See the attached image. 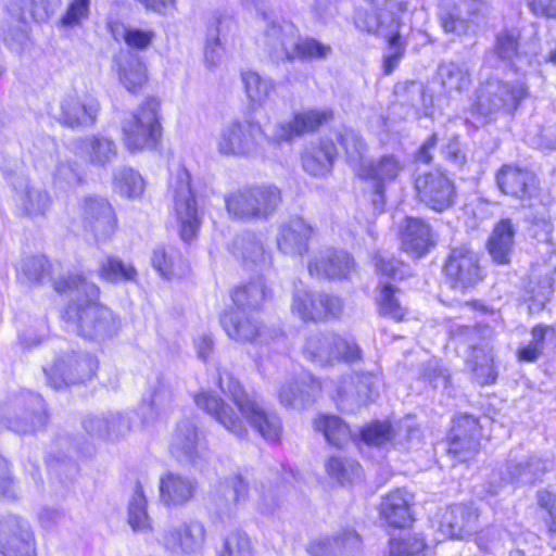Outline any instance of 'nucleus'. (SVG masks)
I'll use <instances>...</instances> for the list:
<instances>
[{
  "instance_id": "obj_1",
  "label": "nucleus",
  "mask_w": 556,
  "mask_h": 556,
  "mask_svg": "<svg viewBox=\"0 0 556 556\" xmlns=\"http://www.w3.org/2000/svg\"><path fill=\"white\" fill-rule=\"evenodd\" d=\"M218 384L237 410L222 397L208 392H201L194 396L199 408L239 439L248 437L245 424L267 441L279 439L282 430L279 417L267 410L255 395L249 394L231 374H220Z\"/></svg>"
},
{
  "instance_id": "obj_2",
  "label": "nucleus",
  "mask_w": 556,
  "mask_h": 556,
  "mask_svg": "<svg viewBox=\"0 0 556 556\" xmlns=\"http://www.w3.org/2000/svg\"><path fill=\"white\" fill-rule=\"evenodd\" d=\"M59 293H74L75 299L64 309L62 318L68 331L87 340H104L118 328L114 314L97 300L99 288L80 275H68L53 281Z\"/></svg>"
},
{
  "instance_id": "obj_3",
  "label": "nucleus",
  "mask_w": 556,
  "mask_h": 556,
  "mask_svg": "<svg viewBox=\"0 0 556 556\" xmlns=\"http://www.w3.org/2000/svg\"><path fill=\"white\" fill-rule=\"evenodd\" d=\"M226 210L240 220H266L281 204V191L274 185L245 187L225 197Z\"/></svg>"
},
{
  "instance_id": "obj_4",
  "label": "nucleus",
  "mask_w": 556,
  "mask_h": 556,
  "mask_svg": "<svg viewBox=\"0 0 556 556\" xmlns=\"http://www.w3.org/2000/svg\"><path fill=\"white\" fill-rule=\"evenodd\" d=\"M528 96V87L517 80L506 83L496 78L488 79L478 91L477 101L471 108V115L477 118L476 126L484 124L500 112H514Z\"/></svg>"
},
{
  "instance_id": "obj_5",
  "label": "nucleus",
  "mask_w": 556,
  "mask_h": 556,
  "mask_svg": "<svg viewBox=\"0 0 556 556\" xmlns=\"http://www.w3.org/2000/svg\"><path fill=\"white\" fill-rule=\"evenodd\" d=\"M98 368L97 358L84 352L67 351L58 354L43 368L48 383L55 390L64 386L84 383L90 380Z\"/></svg>"
},
{
  "instance_id": "obj_6",
  "label": "nucleus",
  "mask_w": 556,
  "mask_h": 556,
  "mask_svg": "<svg viewBox=\"0 0 556 556\" xmlns=\"http://www.w3.org/2000/svg\"><path fill=\"white\" fill-rule=\"evenodd\" d=\"M268 137L258 122L235 121L226 125L218 138L217 150L223 155H262V142Z\"/></svg>"
},
{
  "instance_id": "obj_7",
  "label": "nucleus",
  "mask_w": 556,
  "mask_h": 556,
  "mask_svg": "<svg viewBox=\"0 0 556 556\" xmlns=\"http://www.w3.org/2000/svg\"><path fill=\"white\" fill-rule=\"evenodd\" d=\"M173 202L180 238L190 242L198 236L201 217L190 186V174L186 168H180L176 174Z\"/></svg>"
},
{
  "instance_id": "obj_8",
  "label": "nucleus",
  "mask_w": 556,
  "mask_h": 556,
  "mask_svg": "<svg viewBox=\"0 0 556 556\" xmlns=\"http://www.w3.org/2000/svg\"><path fill=\"white\" fill-rule=\"evenodd\" d=\"M443 270L451 287L460 292L473 288L482 280L478 255L467 245L451 250Z\"/></svg>"
},
{
  "instance_id": "obj_9",
  "label": "nucleus",
  "mask_w": 556,
  "mask_h": 556,
  "mask_svg": "<svg viewBox=\"0 0 556 556\" xmlns=\"http://www.w3.org/2000/svg\"><path fill=\"white\" fill-rule=\"evenodd\" d=\"M415 190L418 200L435 212L448 210L456 200L453 180L441 170L419 174L415 179Z\"/></svg>"
},
{
  "instance_id": "obj_10",
  "label": "nucleus",
  "mask_w": 556,
  "mask_h": 556,
  "mask_svg": "<svg viewBox=\"0 0 556 556\" xmlns=\"http://www.w3.org/2000/svg\"><path fill=\"white\" fill-rule=\"evenodd\" d=\"M0 553L3 556H35V536L27 520L15 515L0 519Z\"/></svg>"
},
{
  "instance_id": "obj_11",
  "label": "nucleus",
  "mask_w": 556,
  "mask_h": 556,
  "mask_svg": "<svg viewBox=\"0 0 556 556\" xmlns=\"http://www.w3.org/2000/svg\"><path fill=\"white\" fill-rule=\"evenodd\" d=\"M342 308V301L338 296L306 290H296L291 305L292 313L304 321L338 317Z\"/></svg>"
},
{
  "instance_id": "obj_12",
  "label": "nucleus",
  "mask_w": 556,
  "mask_h": 556,
  "mask_svg": "<svg viewBox=\"0 0 556 556\" xmlns=\"http://www.w3.org/2000/svg\"><path fill=\"white\" fill-rule=\"evenodd\" d=\"M394 4L390 0H369V9L357 10L354 23L361 30L383 36L397 31L400 21L393 13Z\"/></svg>"
},
{
  "instance_id": "obj_13",
  "label": "nucleus",
  "mask_w": 556,
  "mask_h": 556,
  "mask_svg": "<svg viewBox=\"0 0 556 556\" xmlns=\"http://www.w3.org/2000/svg\"><path fill=\"white\" fill-rule=\"evenodd\" d=\"M331 118L332 112L330 110H309L296 113L291 121L276 125L268 143L278 146L281 142L291 141L295 137L317 130Z\"/></svg>"
},
{
  "instance_id": "obj_14",
  "label": "nucleus",
  "mask_w": 556,
  "mask_h": 556,
  "mask_svg": "<svg viewBox=\"0 0 556 556\" xmlns=\"http://www.w3.org/2000/svg\"><path fill=\"white\" fill-rule=\"evenodd\" d=\"M496 181L503 193L528 202L529 206L539 193L536 176L518 166L504 165L497 173Z\"/></svg>"
},
{
  "instance_id": "obj_15",
  "label": "nucleus",
  "mask_w": 556,
  "mask_h": 556,
  "mask_svg": "<svg viewBox=\"0 0 556 556\" xmlns=\"http://www.w3.org/2000/svg\"><path fill=\"white\" fill-rule=\"evenodd\" d=\"M205 541V528L198 520L184 521L170 526L164 533L162 543L174 554L197 553Z\"/></svg>"
},
{
  "instance_id": "obj_16",
  "label": "nucleus",
  "mask_w": 556,
  "mask_h": 556,
  "mask_svg": "<svg viewBox=\"0 0 556 556\" xmlns=\"http://www.w3.org/2000/svg\"><path fill=\"white\" fill-rule=\"evenodd\" d=\"M479 437L478 420L469 415L458 416L451 430L448 453L457 462H467L479 451Z\"/></svg>"
},
{
  "instance_id": "obj_17",
  "label": "nucleus",
  "mask_w": 556,
  "mask_h": 556,
  "mask_svg": "<svg viewBox=\"0 0 556 556\" xmlns=\"http://www.w3.org/2000/svg\"><path fill=\"white\" fill-rule=\"evenodd\" d=\"M59 121L70 128L91 127L97 121L100 104L97 99L85 96L67 94L60 103Z\"/></svg>"
},
{
  "instance_id": "obj_18",
  "label": "nucleus",
  "mask_w": 556,
  "mask_h": 556,
  "mask_svg": "<svg viewBox=\"0 0 556 556\" xmlns=\"http://www.w3.org/2000/svg\"><path fill=\"white\" fill-rule=\"evenodd\" d=\"M479 10L478 0H442L440 20L445 33L466 35L475 28L473 15Z\"/></svg>"
},
{
  "instance_id": "obj_19",
  "label": "nucleus",
  "mask_w": 556,
  "mask_h": 556,
  "mask_svg": "<svg viewBox=\"0 0 556 556\" xmlns=\"http://www.w3.org/2000/svg\"><path fill=\"white\" fill-rule=\"evenodd\" d=\"M299 37V30L294 24L286 21L274 22L265 29L264 46L273 59L292 62Z\"/></svg>"
},
{
  "instance_id": "obj_20",
  "label": "nucleus",
  "mask_w": 556,
  "mask_h": 556,
  "mask_svg": "<svg viewBox=\"0 0 556 556\" xmlns=\"http://www.w3.org/2000/svg\"><path fill=\"white\" fill-rule=\"evenodd\" d=\"M353 265V260L346 252L326 250L309 261L308 271L312 277L319 279H341L350 275Z\"/></svg>"
},
{
  "instance_id": "obj_21",
  "label": "nucleus",
  "mask_w": 556,
  "mask_h": 556,
  "mask_svg": "<svg viewBox=\"0 0 556 556\" xmlns=\"http://www.w3.org/2000/svg\"><path fill=\"white\" fill-rule=\"evenodd\" d=\"M313 228L302 217L294 216L283 223L278 232V249L288 255L302 256L308 250Z\"/></svg>"
},
{
  "instance_id": "obj_22",
  "label": "nucleus",
  "mask_w": 556,
  "mask_h": 556,
  "mask_svg": "<svg viewBox=\"0 0 556 556\" xmlns=\"http://www.w3.org/2000/svg\"><path fill=\"white\" fill-rule=\"evenodd\" d=\"M74 146L76 155L85 156L87 162L94 167L105 168L117 156L115 141L101 134L79 138Z\"/></svg>"
},
{
  "instance_id": "obj_23",
  "label": "nucleus",
  "mask_w": 556,
  "mask_h": 556,
  "mask_svg": "<svg viewBox=\"0 0 556 556\" xmlns=\"http://www.w3.org/2000/svg\"><path fill=\"white\" fill-rule=\"evenodd\" d=\"M161 121V100L147 96L141 103V150H160L163 139Z\"/></svg>"
},
{
  "instance_id": "obj_24",
  "label": "nucleus",
  "mask_w": 556,
  "mask_h": 556,
  "mask_svg": "<svg viewBox=\"0 0 556 556\" xmlns=\"http://www.w3.org/2000/svg\"><path fill=\"white\" fill-rule=\"evenodd\" d=\"M479 511L472 504H455L444 513L440 528L451 538H464L476 531Z\"/></svg>"
},
{
  "instance_id": "obj_25",
  "label": "nucleus",
  "mask_w": 556,
  "mask_h": 556,
  "mask_svg": "<svg viewBox=\"0 0 556 556\" xmlns=\"http://www.w3.org/2000/svg\"><path fill=\"white\" fill-rule=\"evenodd\" d=\"M86 226L98 239L110 238L115 230V216L110 203L103 198L89 197L84 204Z\"/></svg>"
},
{
  "instance_id": "obj_26",
  "label": "nucleus",
  "mask_w": 556,
  "mask_h": 556,
  "mask_svg": "<svg viewBox=\"0 0 556 556\" xmlns=\"http://www.w3.org/2000/svg\"><path fill=\"white\" fill-rule=\"evenodd\" d=\"M219 320L227 336L237 342H253L261 334L260 323L243 308H228L220 315Z\"/></svg>"
},
{
  "instance_id": "obj_27",
  "label": "nucleus",
  "mask_w": 556,
  "mask_h": 556,
  "mask_svg": "<svg viewBox=\"0 0 556 556\" xmlns=\"http://www.w3.org/2000/svg\"><path fill=\"white\" fill-rule=\"evenodd\" d=\"M414 496L406 489L390 492L381 502V515L395 528H404L412 522L410 505Z\"/></svg>"
},
{
  "instance_id": "obj_28",
  "label": "nucleus",
  "mask_w": 556,
  "mask_h": 556,
  "mask_svg": "<svg viewBox=\"0 0 556 556\" xmlns=\"http://www.w3.org/2000/svg\"><path fill=\"white\" fill-rule=\"evenodd\" d=\"M337 148L332 141L323 140L312 144L302 153V167L313 177H325L333 166Z\"/></svg>"
},
{
  "instance_id": "obj_29",
  "label": "nucleus",
  "mask_w": 556,
  "mask_h": 556,
  "mask_svg": "<svg viewBox=\"0 0 556 556\" xmlns=\"http://www.w3.org/2000/svg\"><path fill=\"white\" fill-rule=\"evenodd\" d=\"M555 271L548 267L532 269L527 286V301L530 313H540L553 294Z\"/></svg>"
},
{
  "instance_id": "obj_30",
  "label": "nucleus",
  "mask_w": 556,
  "mask_h": 556,
  "mask_svg": "<svg viewBox=\"0 0 556 556\" xmlns=\"http://www.w3.org/2000/svg\"><path fill=\"white\" fill-rule=\"evenodd\" d=\"M85 430L97 438H118L129 430L128 420L119 413L88 414L84 420Z\"/></svg>"
},
{
  "instance_id": "obj_31",
  "label": "nucleus",
  "mask_w": 556,
  "mask_h": 556,
  "mask_svg": "<svg viewBox=\"0 0 556 556\" xmlns=\"http://www.w3.org/2000/svg\"><path fill=\"white\" fill-rule=\"evenodd\" d=\"M549 462L536 455L519 457L510 454L506 463V472L503 479L507 481L522 480L533 482L548 469Z\"/></svg>"
},
{
  "instance_id": "obj_32",
  "label": "nucleus",
  "mask_w": 556,
  "mask_h": 556,
  "mask_svg": "<svg viewBox=\"0 0 556 556\" xmlns=\"http://www.w3.org/2000/svg\"><path fill=\"white\" fill-rule=\"evenodd\" d=\"M451 336L455 343L468 346L470 351L468 356L482 355L492 351L493 330L489 326L453 325Z\"/></svg>"
},
{
  "instance_id": "obj_33",
  "label": "nucleus",
  "mask_w": 556,
  "mask_h": 556,
  "mask_svg": "<svg viewBox=\"0 0 556 556\" xmlns=\"http://www.w3.org/2000/svg\"><path fill=\"white\" fill-rule=\"evenodd\" d=\"M16 189V202L23 214L28 217L43 216L50 208L51 198L49 193L24 179Z\"/></svg>"
},
{
  "instance_id": "obj_34",
  "label": "nucleus",
  "mask_w": 556,
  "mask_h": 556,
  "mask_svg": "<svg viewBox=\"0 0 556 556\" xmlns=\"http://www.w3.org/2000/svg\"><path fill=\"white\" fill-rule=\"evenodd\" d=\"M516 228L509 218L501 219L493 228L486 248L497 264H508L515 245Z\"/></svg>"
},
{
  "instance_id": "obj_35",
  "label": "nucleus",
  "mask_w": 556,
  "mask_h": 556,
  "mask_svg": "<svg viewBox=\"0 0 556 556\" xmlns=\"http://www.w3.org/2000/svg\"><path fill=\"white\" fill-rule=\"evenodd\" d=\"M521 33L517 28H505L495 36L493 53L503 62L516 66L528 60V53L520 42Z\"/></svg>"
},
{
  "instance_id": "obj_36",
  "label": "nucleus",
  "mask_w": 556,
  "mask_h": 556,
  "mask_svg": "<svg viewBox=\"0 0 556 556\" xmlns=\"http://www.w3.org/2000/svg\"><path fill=\"white\" fill-rule=\"evenodd\" d=\"M405 167L404 162L394 154H384L377 161H368L359 169V178L372 180L375 184L394 181Z\"/></svg>"
},
{
  "instance_id": "obj_37",
  "label": "nucleus",
  "mask_w": 556,
  "mask_h": 556,
  "mask_svg": "<svg viewBox=\"0 0 556 556\" xmlns=\"http://www.w3.org/2000/svg\"><path fill=\"white\" fill-rule=\"evenodd\" d=\"M402 249L420 257L428 252L431 244L430 227L419 218H407L402 231Z\"/></svg>"
},
{
  "instance_id": "obj_38",
  "label": "nucleus",
  "mask_w": 556,
  "mask_h": 556,
  "mask_svg": "<svg viewBox=\"0 0 556 556\" xmlns=\"http://www.w3.org/2000/svg\"><path fill=\"white\" fill-rule=\"evenodd\" d=\"M361 545V536L354 529H343L334 538L312 542L307 552L312 556H338L343 551H351Z\"/></svg>"
},
{
  "instance_id": "obj_39",
  "label": "nucleus",
  "mask_w": 556,
  "mask_h": 556,
  "mask_svg": "<svg viewBox=\"0 0 556 556\" xmlns=\"http://www.w3.org/2000/svg\"><path fill=\"white\" fill-rule=\"evenodd\" d=\"M198 430L190 419L177 425L173 435L172 453L181 460L194 462L198 457Z\"/></svg>"
},
{
  "instance_id": "obj_40",
  "label": "nucleus",
  "mask_w": 556,
  "mask_h": 556,
  "mask_svg": "<svg viewBox=\"0 0 556 556\" xmlns=\"http://www.w3.org/2000/svg\"><path fill=\"white\" fill-rule=\"evenodd\" d=\"M438 76L444 92L448 96L462 93L471 84L469 68L465 63L445 62L438 67Z\"/></svg>"
},
{
  "instance_id": "obj_41",
  "label": "nucleus",
  "mask_w": 556,
  "mask_h": 556,
  "mask_svg": "<svg viewBox=\"0 0 556 556\" xmlns=\"http://www.w3.org/2000/svg\"><path fill=\"white\" fill-rule=\"evenodd\" d=\"M194 481L175 473H167L161 479V495L165 503L182 505L193 497Z\"/></svg>"
},
{
  "instance_id": "obj_42",
  "label": "nucleus",
  "mask_w": 556,
  "mask_h": 556,
  "mask_svg": "<svg viewBox=\"0 0 556 556\" xmlns=\"http://www.w3.org/2000/svg\"><path fill=\"white\" fill-rule=\"evenodd\" d=\"M319 387L316 383L293 381L281 387L279 400L287 407L302 409L314 402Z\"/></svg>"
},
{
  "instance_id": "obj_43",
  "label": "nucleus",
  "mask_w": 556,
  "mask_h": 556,
  "mask_svg": "<svg viewBox=\"0 0 556 556\" xmlns=\"http://www.w3.org/2000/svg\"><path fill=\"white\" fill-rule=\"evenodd\" d=\"M333 333H315L307 338L304 354L319 366L330 365L338 358L334 354Z\"/></svg>"
},
{
  "instance_id": "obj_44",
  "label": "nucleus",
  "mask_w": 556,
  "mask_h": 556,
  "mask_svg": "<svg viewBox=\"0 0 556 556\" xmlns=\"http://www.w3.org/2000/svg\"><path fill=\"white\" fill-rule=\"evenodd\" d=\"M8 10L13 16H16L23 26L29 18L42 22L48 20L52 13L43 3V0H12ZM17 37H25L24 27H20Z\"/></svg>"
},
{
  "instance_id": "obj_45",
  "label": "nucleus",
  "mask_w": 556,
  "mask_h": 556,
  "mask_svg": "<svg viewBox=\"0 0 556 556\" xmlns=\"http://www.w3.org/2000/svg\"><path fill=\"white\" fill-rule=\"evenodd\" d=\"M245 93L253 109L263 106L275 90V83L269 78H263L258 73L248 71L241 75Z\"/></svg>"
},
{
  "instance_id": "obj_46",
  "label": "nucleus",
  "mask_w": 556,
  "mask_h": 556,
  "mask_svg": "<svg viewBox=\"0 0 556 556\" xmlns=\"http://www.w3.org/2000/svg\"><path fill=\"white\" fill-rule=\"evenodd\" d=\"M30 401L35 408L31 412H25L21 417L9 418V429L16 433L27 434L45 427L47 415L43 409L42 399L38 395H31Z\"/></svg>"
},
{
  "instance_id": "obj_47",
  "label": "nucleus",
  "mask_w": 556,
  "mask_h": 556,
  "mask_svg": "<svg viewBox=\"0 0 556 556\" xmlns=\"http://www.w3.org/2000/svg\"><path fill=\"white\" fill-rule=\"evenodd\" d=\"M270 290L263 280L253 281L241 288H237L232 292V302L236 308L255 309L265 300L270 298Z\"/></svg>"
},
{
  "instance_id": "obj_48",
  "label": "nucleus",
  "mask_w": 556,
  "mask_h": 556,
  "mask_svg": "<svg viewBox=\"0 0 556 556\" xmlns=\"http://www.w3.org/2000/svg\"><path fill=\"white\" fill-rule=\"evenodd\" d=\"M232 254L244 264H258L264 261L265 251L255 233L245 232L233 240Z\"/></svg>"
},
{
  "instance_id": "obj_49",
  "label": "nucleus",
  "mask_w": 556,
  "mask_h": 556,
  "mask_svg": "<svg viewBox=\"0 0 556 556\" xmlns=\"http://www.w3.org/2000/svg\"><path fill=\"white\" fill-rule=\"evenodd\" d=\"M340 143L344 149L348 164L359 176V169L365 167L367 160V144L363 138L353 129H345L340 136Z\"/></svg>"
},
{
  "instance_id": "obj_50",
  "label": "nucleus",
  "mask_w": 556,
  "mask_h": 556,
  "mask_svg": "<svg viewBox=\"0 0 556 556\" xmlns=\"http://www.w3.org/2000/svg\"><path fill=\"white\" fill-rule=\"evenodd\" d=\"M315 428L321 431L328 443L342 447L349 442L351 431L349 426L338 416L325 415L315 419Z\"/></svg>"
},
{
  "instance_id": "obj_51",
  "label": "nucleus",
  "mask_w": 556,
  "mask_h": 556,
  "mask_svg": "<svg viewBox=\"0 0 556 556\" xmlns=\"http://www.w3.org/2000/svg\"><path fill=\"white\" fill-rule=\"evenodd\" d=\"M343 388L355 389V393L348 394L349 401L362 406L376 394V378L370 374H353L343 378Z\"/></svg>"
},
{
  "instance_id": "obj_52",
  "label": "nucleus",
  "mask_w": 556,
  "mask_h": 556,
  "mask_svg": "<svg viewBox=\"0 0 556 556\" xmlns=\"http://www.w3.org/2000/svg\"><path fill=\"white\" fill-rule=\"evenodd\" d=\"M332 54V47L313 37H299L292 62L300 61H325Z\"/></svg>"
},
{
  "instance_id": "obj_53",
  "label": "nucleus",
  "mask_w": 556,
  "mask_h": 556,
  "mask_svg": "<svg viewBox=\"0 0 556 556\" xmlns=\"http://www.w3.org/2000/svg\"><path fill=\"white\" fill-rule=\"evenodd\" d=\"M326 467L328 473L341 484L352 483L361 477V466L353 459L331 457Z\"/></svg>"
},
{
  "instance_id": "obj_54",
  "label": "nucleus",
  "mask_w": 556,
  "mask_h": 556,
  "mask_svg": "<svg viewBox=\"0 0 556 556\" xmlns=\"http://www.w3.org/2000/svg\"><path fill=\"white\" fill-rule=\"evenodd\" d=\"M466 365L471 369L473 378L478 383L489 384L495 381L497 374L493 366V356L491 353L467 356Z\"/></svg>"
},
{
  "instance_id": "obj_55",
  "label": "nucleus",
  "mask_w": 556,
  "mask_h": 556,
  "mask_svg": "<svg viewBox=\"0 0 556 556\" xmlns=\"http://www.w3.org/2000/svg\"><path fill=\"white\" fill-rule=\"evenodd\" d=\"M179 261L180 256L174 249L164 247L156 248L151 257L153 268L166 279H172L176 275Z\"/></svg>"
},
{
  "instance_id": "obj_56",
  "label": "nucleus",
  "mask_w": 556,
  "mask_h": 556,
  "mask_svg": "<svg viewBox=\"0 0 556 556\" xmlns=\"http://www.w3.org/2000/svg\"><path fill=\"white\" fill-rule=\"evenodd\" d=\"M427 545L424 538L408 535L399 540H392L390 545L391 556H427Z\"/></svg>"
},
{
  "instance_id": "obj_57",
  "label": "nucleus",
  "mask_w": 556,
  "mask_h": 556,
  "mask_svg": "<svg viewBox=\"0 0 556 556\" xmlns=\"http://www.w3.org/2000/svg\"><path fill=\"white\" fill-rule=\"evenodd\" d=\"M101 276L112 282L134 280L137 270L132 266L124 264L121 260L109 257L101 266Z\"/></svg>"
},
{
  "instance_id": "obj_58",
  "label": "nucleus",
  "mask_w": 556,
  "mask_h": 556,
  "mask_svg": "<svg viewBox=\"0 0 556 556\" xmlns=\"http://www.w3.org/2000/svg\"><path fill=\"white\" fill-rule=\"evenodd\" d=\"M220 492L227 503L237 505L248 498L249 486L240 475H233L222 482Z\"/></svg>"
},
{
  "instance_id": "obj_59",
  "label": "nucleus",
  "mask_w": 556,
  "mask_h": 556,
  "mask_svg": "<svg viewBox=\"0 0 556 556\" xmlns=\"http://www.w3.org/2000/svg\"><path fill=\"white\" fill-rule=\"evenodd\" d=\"M396 432L389 422H374L362 431L363 440L370 445L382 446L395 439Z\"/></svg>"
},
{
  "instance_id": "obj_60",
  "label": "nucleus",
  "mask_w": 556,
  "mask_h": 556,
  "mask_svg": "<svg viewBox=\"0 0 556 556\" xmlns=\"http://www.w3.org/2000/svg\"><path fill=\"white\" fill-rule=\"evenodd\" d=\"M395 291L396 290L391 285H383L378 302L382 315L399 321L404 317L405 308L401 306L399 300L395 298Z\"/></svg>"
},
{
  "instance_id": "obj_61",
  "label": "nucleus",
  "mask_w": 556,
  "mask_h": 556,
  "mask_svg": "<svg viewBox=\"0 0 556 556\" xmlns=\"http://www.w3.org/2000/svg\"><path fill=\"white\" fill-rule=\"evenodd\" d=\"M388 41V53L384 56V73L391 74L397 67L401 59L404 56L405 47L401 40L400 27L397 31H390L382 36Z\"/></svg>"
},
{
  "instance_id": "obj_62",
  "label": "nucleus",
  "mask_w": 556,
  "mask_h": 556,
  "mask_svg": "<svg viewBox=\"0 0 556 556\" xmlns=\"http://www.w3.org/2000/svg\"><path fill=\"white\" fill-rule=\"evenodd\" d=\"M252 544L245 532L237 530L225 541L224 551L219 556H251Z\"/></svg>"
},
{
  "instance_id": "obj_63",
  "label": "nucleus",
  "mask_w": 556,
  "mask_h": 556,
  "mask_svg": "<svg viewBox=\"0 0 556 556\" xmlns=\"http://www.w3.org/2000/svg\"><path fill=\"white\" fill-rule=\"evenodd\" d=\"M137 175L132 168L121 167L114 174L115 191L127 199L137 197Z\"/></svg>"
},
{
  "instance_id": "obj_64",
  "label": "nucleus",
  "mask_w": 556,
  "mask_h": 556,
  "mask_svg": "<svg viewBox=\"0 0 556 556\" xmlns=\"http://www.w3.org/2000/svg\"><path fill=\"white\" fill-rule=\"evenodd\" d=\"M89 0H73L61 17V25L65 27H73L78 25L81 20L87 18L89 14Z\"/></svg>"
}]
</instances>
